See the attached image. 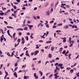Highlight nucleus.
<instances>
[{
  "instance_id": "obj_1",
  "label": "nucleus",
  "mask_w": 79,
  "mask_h": 79,
  "mask_svg": "<svg viewBox=\"0 0 79 79\" xmlns=\"http://www.w3.org/2000/svg\"><path fill=\"white\" fill-rule=\"evenodd\" d=\"M58 67H60V69H63V68H64V67H63V64H58Z\"/></svg>"
},
{
  "instance_id": "obj_2",
  "label": "nucleus",
  "mask_w": 79,
  "mask_h": 79,
  "mask_svg": "<svg viewBox=\"0 0 79 79\" xmlns=\"http://www.w3.org/2000/svg\"><path fill=\"white\" fill-rule=\"evenodd\" d=\"M69 42L70 44H71V43H72V44H73V43H74V41H71V38H69Z\"/></svg>"
},
{
  "instance_id": "obj_3",
  "label": "nucleus",
  "mask_w": 79,
  "mask_h": 79,
  "mask_svg": "<svg viewBox=\"0 0 79 79\" xmlns=\"http://www.w3.org/2000/svg\"><path fill=\"white\" fill-rule=\"evenodd\" d=\"M39 51H35L34 52V54L35 56L37 55V53H39Z\"/></svg>"
},
{
  "instance_id": "obj_4",
  "label": "nucleus",
  "mask_w": 79,
  "mask_h": 79,
  "mask_svg": "<svg viewBox=\"0 0 79 79\" xmlns=\"http://www.w3.org/2000/svg\"><path fill=\"white\" fill-rule=\"evenodd\" d=\"M69 28V26L68 25H65L64 27V29H66Z\"/></svg>"
},
{
  "instance_id": "obj_5",
  "label": "nucleus",
  "mask_w": 79,
  "mask_h": 79,
  "mask_svg": "<svg viewBox=\"0 0 79 79\" xmlns=\"http://www.w3.org/2000/svg\"><path fill=\"white\" fill-rule=\"evenodd\" d=\"M58 74V73H55L54 75V76H55V79H57V75Z\"/></svg>"
},
{
  "instance_id": "obj_6",
  "label": "nucleus",
  "mask_w": 79,
  "mask_h": 79,
  "mask_svg": "<svg viewBox=\"0 0 79 79\" xmlns=\"http://www.w3.org/2000/svg\"><path fill=\"white\" fill-rule=\"evenodd\" d=\"M28 27H29V29H30V30H31V28H32V27H33V25H28Z\"/></svg>"
},
{
  "instance_id": "obj_7",
  "label": "nucleus",
  "mask_w": 79,
  "mask_h": 79,
  "mask_svg": "<svg viewBox=\"0 0 79 79\" xmlns=\"http://www.w3.org/2000/svg\"><path fill=\"white\" fill-rule=\"evenodd\" d=\"M6 28H10V29H14V27H11V26H7Z\"/></svg>"
},
{
  "instance_id": "obj_8",
  "label": "nucleus",
  "mask_w": 79,
  "mask_h": 79,
  "mask_svg": "<svg viewBox=\"0 0 79 79\" xmlns=\"http://www.w3.org/2000/svg\"><path fill=\"white\" fill-rule=\"evenodd\" d=\"M14 74L15 77H18V75H17V74H16V72H15Z\"/></svg>"
},
{
  "instance_id": "obj_9",
  "label": "nucleus",
  "mask_w": 79,
  "mask_h": 79,
  "mask_svg": "<svg viewBox=\"0 0 79 79\" xmlns=\"http://www.w3.org/2000/svg\"><path fill=\"white\" fill-rule=\"evenodd\" d=\"M20 41H21V39H19L17 40V42H18V44H19V43L20 42Z\"/></svg>"
},
{
  "instance_id": "obj_10",
  "label": "nucleus",
  "mask_w": 79,
  "mask_h": 79,
  "mask_svg": "<svg viewBox=\"0 0 79 79\" xmlns=\"http://www.w3.org/2000/svg\"><path fill=\"white\" fill-rule=\"evenodd\" d=\"M48 56L49 58H52V54H49L48 55Z\"/></svg>"
},
{
  "instance_id": "obj_11",
  "label": "nucleus",
  "mask_w": 79,
  "mask_h": 79,
  "mask_svg": "<svg viewBox=\"0 0 79 79\" xmlns=\"http://www.w3.org/2000/svg\"><path fill=\"white\" fill-rule=\"evenodd\" d=\"M52 41H47L46 42V44H50V43H52Z\"/></svg>"
},
{
  "instance_id": "obj_12",
  "label": "nucleus",
  "mask_w": 79,
  "mask_h": 79,
  "mask_svg": "<svg viewBox=\"0 0 79 79\" xmlns=\"http://www.w3.org/2000/svg\"><path fill=\"white\" fill-rule=\"evenodd\" d=\"M54 48H55L53 46H52L51 48V51H53V50H54Z\"/></svg>"
},
{
  "instance_id": "obj_13",
  "label": "nucleus",
  "mask_w": 79,
  "mask_h": 79,
  "mask_svg": "<svg viewBox=\"0 0 79 79\" xmlns=\"http://www.w3.org/2000/svg\"><path fill=\"white\" fill-rule=\"evenodd\" d=\"M56 69L58 70V71H60V68L58 67L57 66H56Z\"/></svg>"
},
{
  "instance_id": "obj_14",
  "label": "nucleus",
  "mask_w": 79,
  "mask_h": 79,
  "mask_svg": "<svg viewBox=\"0 0 79 79\" xmlns=\"http://www.w3.org/2000/svg\"><path fill=\"white\" fill-rule=\"evenodd\" d=\"M50 12L48 11L46 12V15L48 16H49V15H50Z\"/></svg>"
},
{
  "instance_id": "obj_15",
  "label": "nucleus",
  "mask_w": 79,
  "mask_h": 79,
  "mask_svg": "<svg viewBox=\"0 0 79 79\" xmlns=\"http://www.w3.org/2000/svg\"><path fill=\"white\" fill-rule=\"evenodd\" d=\"M62 50H63V48H60L59 52H61V51H62Z\"/></svg>"
},
{
  "instance_id": "obj_16",
  "label": "nucleus",
  "mask_w": 79,
  "mask_h": 79,
  "mask_svg": "<svg viewBox=\"0 0 79 79\" xmlns=\"http://www.w3.org/2000/svg\"><path fill=\"white\" fill-rule=\"evenodd\" d=\"M17 31H23V28H18V29H17Z\"/></svg>"
},
{
  "instance_id": "obj_17",
  "label": "nucleus",
  "mask_w": 79,
  "mask_h": 79,
  "mask_svg": "<svg viewBox=\"0 0 79 79\" xmlns=\"http://www.w3.org/2000/svg\"><path fill=\"white\" fill-rule=\"evenodd\" d=\"M39 73L40 74H41V76H42V75H43V74L42 73V72H41V71H39Z\"/></svg>"
},
{
  "instance_id": "obj_18",
  "label": "nucleus",
  "mask_w": 79,
  "mask_h": 79,
  "mask_svg": "<svg viewBox=\"0 0 79 79\" xmlns=\"http://www.w3.org/2000/svg\"><path fill=\"white\" fill-rule=\"evenodd\" d=\"M25 55H26V56H28V57H30V56L29 55V54H28V53H25Z\"/></svg>"
},
{
  "instance_id": "obj_19",
  "label": "nucleus",
  "mask_w": 79,
  "mask_h": 79,
  "mask_svg": "<svg viewBox=\"0 0 79 79\" xmlns=\"http://www.w3.org/2000/svg\"><path fill=\"white\" fill-rule=\"evenodd\" d=\"M73 72H74V70L73 69H72L71 70H70V73H73Z\"/></svg>"
},
{
  "instance_id": "obj_20",
  "label": "nucleus",
  "mask_w": 79,
  "mask_h": 79,
  "mask_svg": "<svg viewBox=\"0 0 79 79\" xmlns=\"http://www.w3.org/2000/svg\"><path fill=\"white\" fill-rule=\"evenodd\" d=\"M28 28H27V27H25L23 28V29H24V30H25V31H27V30Z\"/></svg>"
},
{
  "instance_id": "obj_21",
  "label": "nucleus",
  "mask_w": 79,
  "mask_h": 79,
  "mask_svg": "<svg viewBox=\"0 0 79 79\" xmlns=\"http://www.w3.org/2000/svg\"><path fill=\"white\" fill-rule=\"evenodd\" d=\"M4 15V13L3 12L0 13V16H3Z\"/></svg>"
},
{
  "instance_id": "obj_22",
  "label": "nucleus",
  "mask_w": 79,
  "mask_h": 79,
  "mask_svg": "<svg viewBox=\"0 0 79 79\" xmlns=\"http://www.w3.org/2000/svg\"><path fill=\"white\" fill-rule=\"evenodd\" d=\"M19 45V44H18V43H17V44H15L14 45L15 47H17V46H18V45Z\"/></svg>"
},
{
  "instance_id": "obj_23",
  "label": "nucleus",
  "mask_w": 79,
  "mask_h": 79,
  "mask_svg": "<svg viewBox=\"0 0 79 79\" xmlns=\"http://www.w3.org/2000/svg\"><path fill=\"white\" fill-rule=\"evenodd\" d=\"M7 55H8V56H10V57H11V55H10V54L9 53V52H8L7 53Z\"/></svg>"
},
{
  "instance_id": "obj_24",
  "label": "nucleus",
  "mask_w": 79,
  "mask_h": 79,
  "mask_svg": "<svg viewBox=\"0 0 79 79\" xmlns=\"http://www.w3.org/2000/svg\"><path fill=\"white\" fill-rule=\"evenodd\" d=\"M62 25H63V24L62 23H59L58 24V26H62Z\"/></svg>"
},
{
  "instance_id": "obj_25",
  "label": "nucleus",
  "mask_w": 79,
  "mask_h": 79,
  "mask_svg": "<svg viewBox=\"0 0 79 79\" xmlns=\"http://www.w3.org/2000/svg\"><path fill=\"white\" fill-rule=\"evenodd\" d=\"M7 33L8 35H10V30H8L7 31Z\"/></svg>"
},
{
  "instance_id": "obj_26",
  "label": "nucleus",
  "mask_w": 79,
  "mask_h": 79,
  "mask_svg": "<svg viewBox=\"0 0 79 79\" xmlns=\"http://www.w3.org/2000/svg\"><path fill=\"white\" fill-rule=\"evenodd\" d=\"M66 53V50H64V51H63L62 54H64V53Z\"/></svg>"
},
{
  "instance_id": "obj_27",
  "label": "nucleus",
  "mask_w": 79,
  "mask_h": 79,
  "mask_svg": "<svg viewBox=\"0 0 79 79\" xmlns=\"http://www.w3.org/2000/svg\"><path fill=\"white\" fill-rule=\"evenodd\" d=\"M13 55H14V53H13V52H11V55L10 56L11 57H12V56H13Z\"/></svg>"
},
{
  "instance_id": "obj_28",
  "label": "nucleus",
  "mask_w": 79,
  "mask_h": 79,
  "mask_svg": "<svg viewBox=\"0 0 79 79\" xmlns=\"http://www.w3.org/2000/svg\"><path fill=\"white\" fill-rule=\"evenodd\" d=\"M56 33H57V32H61V31H60V30H57L56 31Z\"/></svg>"
},
{
  "instance_id": "obj_29",
  "label": "nucleus",
  "mask_w": 79,
  "mask_h": 79,
  "mask_svg": "<svg viewBox=\"0 0 79 79\" xmlns=\"http://www.w3.org/2000/svg\"><path fill=\"white\" fill-rule=\"evenodd\" d=\"M3 40V38L2 36L1 37V40Z\"/></svg>"
},
{
  "instance_id": "obj_30",
  "label": "nucleus",
  "mask_w": 79,
  "mask_h": 79,
  "mask_svg": "<svg viewBox=\"0 0 79 79\" xmlns=\"http://www.w3.org/2000/svg\"><path fill=\"white\" fill-rule=\"evenodd\" d=\"M44 35H42L41 37V38H42H42H43V39H45V37H44Z\"/></svg>"
},
{
  "instance_id": "obj_31",
  "label": "nucleus",
  "mask_w": 79,
  "mask_h": 79,
  "mask_svg": "<svg viewBox=\"0 0 79 79\" xmlns=\"http://www.w3.org/2000/svg\"><path fill=\"white\" fill-rule=\"evenodd\" d=\"M4 23L6 24V25H7V24H8V22H6V21H4Z\"/></svg>"
},
{
  "instance_id": "obj_32",
  "label": "nucleus",
  "mask_w": 79,
  "mask_h": 79,
  "mask_svg": "<svg viewBox=\"0 0 79 79\" xmlns=\"http://www.w3.org/2000/svg\"><path fill=\"white\" fill-rule=\"evenodd\" d=\"M13 7L14 9H16L17 8V7H16V6H14Z\"/></svg>"
},
{
  "instance_id": "obj_33",
  "label": "nucleus",
  "mask_w": 79,
  "mask_h": 79,
  "mask_svg": "<svg viewBox=\"0 0 79 79\" xmlns=\"http://www.w3.org/2000/svg\"><path fill=\"white\" fill-rule=\"evenodd\" d=\"M69 53V51H67V52L65 54V55H67V53Z\"/></svg>"
},
{
  "instance_id": "obj_34",
  "label": "nucleus",
  "mask_w": 79,
  "mask_h": 79,
  "mask_svg": "<svg viewBox=\"0 0 79 79\" xmlns=\"http://www.w3.org/2000/svg\"><path fill=\"white\" fill-rule=\"evenodd\" d=\"M61 12H62L63 13H64V11L63 10V11H60L59 12L60 13H62Z\"/></svg>"
},
{
  "instance_id": "obj_35",
  "label": "nucleus",
  "mask_w": 79,
  "mask_h": 79,
  "mask_svg": "<svg viewBox=\"0 0 79 79\" xmlns=\"http://www.w3.org/2000/svg\"><path fill=\"white\" fill-rule=\"evenodd\" d=\"M56 72H57V70L56 69H55L54 71V73H56Z\"/></svg>"
},
{
  "instance_id": "obj_36",
  "label": "nucleus",
  "mask_w": 79,
  "mask_h": 79,
  "mask_svg": "<svg viewBox=\"0 0 79 79\" xmlns=\"http://www.w3.org/2000/svg\"><path fill=\"white\" fill-rule=\"evenodd\" d=\"M55 60H60V59L58 57H56Z\"/></svg>"
},
{
  "instance_id": "obj_37",
  "label": "nucleus",
  "mask_w": 79,
  "mask_h": 79,
  "mask_svg": "<svg viewBox=\"0 0 79 79\" xmlns=\"http://www.w3.org/2000/svg\"><path fill=\"white\" fill-rule=\"evenodd\" d=\"M42 24V23H39L38 25V27H39V26H40V25H41Z\"/></svg>"
},
{
  "instance_id": "obj_38",
  "label": "nucleus",
  "mask_w": 79,
  "mask_h": 79,
  "mask_svg": "<svg viewBox=\"0 0 79 79\" xmlns=\"http://www.w3.org/2000/svg\"><path fill=\"white\" fill-rule=\"evenodd\" d=\"M64 15H68V12H65V13H64Z\"/></svg>"
},
{
  "instance_id": "obj_39",
  "label": "nucleus",
  "mask_w": 79,
  "mask_h": 79,
  "mask_svg": "<svg viewBox=\"0 0 79 79\" xmlns=\"http://www.w3.org/2000/svg\"><path fill=\"white\" fill-rule=\"evenodd\" d=\"M26 39L27 40H29V38H28V36H27L26 37Z\"/></svg>"
},
{
  "instance_id": "obj_40",
  "label": "nucleus",
  "mask_w": 79,
  "mask_h": 79,
  "mask_svg": "<svg viewBox=\"0 0 79 79\" xmlns=\"http://www.w3.org/2000/svg\"><path fill=\"white\" fill-rule=\"evenodd\" d=\"M27 49V48H26V47H25L24 48H23V50H26Z\"/></svg>"
},
{
  "instance_id": "obj_41",
  "label": "nucleus",
  "mask_w": 79,
  "mask_h": 79,
  "mask_svg": "<svg viewBox=\"0 0 79 79\" xmlns=\"http://www.w3.org/2000/svg\"><path fill=\"white\" fill-rule=\"evenodd\" d=\"M22 34V32H19V35L20 36Z\"/></svg>"
},
{
  "instance_id": "obj_42",
  "label": "nucleus",
  "mask_w": 79,
  "mask_h": 79,
  "mask_svg": "<svg viewBox=\"0 0 79 79\" xmlns=\"http://www.w3.org/2000/svg\"><path fill=\"white\" fill-rule=\"evenodd\" d=\"M3 66V64H1L0 67V69H1V68H2V67Z\"/></svg>"
},
{
  "instance_id": "obj_43",
  "label": "nucleus",
  "mask_w": 79,
  "mask_h": 79,
  "mask_svg": "<svg viewBox=\"0 0 79 79\" xmlns=\"http://www.w3.org/2000/svg\"><path fill=\"white\" fill-rule=\"evenodd\" d=\"M0 56L1 57H4V55H3L1 54L0 55Z\"/></svg>"
},
{
  "instance_id": "obj_44",
  "label": "nucleus",
  "mask_w": 79,
  "mask_h": 79,
  "mask_svg": "<svg viewBox=\"0 0 79 79\" xmlns=\"http://www.w3.org/2000/svg\"><path fill=\"white\" fill-rule=\"evenodd\" d=\"M66 39H65L63 40V42H64H64H66Z\"/></svg>"
},
{
  "instance_id": "obj_45",
  "label": "nucleus",
  "mask_w": 79,
  "mask_h": 79,
  "mask_svg": "<svg viewBox=\"0 0 79 79\" xmlns=\"http://www.w3.org/2000/svg\"><path fill=\"white\" fill-rule=\"evenodd\" d=\"M61 5H63V6H64V5H65V6H66V5L65 4H61Z\"/></svg>"
},
{
  "instance_id": "obj_46",
  "label": "nucleus",
  "mask_w": 79,
  "mask_h": 79,
  "mask_svg": "<svg viewBox=\"0 0 79 79\" xmlns=\"http://www.w3.org/2000/svg\"><path fill=\"white\" fill-rule=\"evenodd\" d=\"M23 6H27V3H26V5L23 4Z\"/></svg>"
},
{
  "instance_id": "obj_47",
  "label": "nucleus",
  "mask_w": 79,
  "mask_h": 79,
  "mask_svg": "<svg viewBox=\"0 0 79 79\" xmlns=\"http://www.w3.org/2000/svg\"><path fill=\"white\" fill-rule=\"evenodd\" d=\"M17 69H18V67H16L15 68L14 70H15V71H16V70H17Z\"/></svg>"
},
{
  "instance_id": "obj_48",
  "label": "nucleus",
  "mask_w": 79,
  "mask_h": 79,
  "mask_svg": "<svg viewBox=\"0 0 79 79\" xmlns=\"http://www.w3.org/2000/svg\"><path fill=\"white\" fill-rule=\"evenodd\" d=\"M23 55H24V53H22L20 55V56H23Z\"/></svg>"
},
{
  "instance_id": "obj_49",
  "label": "nucleus",
  "mask_w": 79,
  "mask_h": 79,
  "mask_svg": "<svg viewBox=\"0 0 79 79\" xmlns=\"http://www.w3.org/2000/svg\"><path fill=\"white\" fill-rule=\"evenodd\" d=\"M3 18L4 17H0V19H3Z\"/></svg>"
},
{
  "instance_id": "obj_50",
  "label": "nucleus",
  "mask_w": 79,
  "mask_h": 79,
  "mask_svg": "<svg viewBox=\"0 0 79 79\" xmlns=\"http://www.w3.org/2000/svg\"><path fill=\"white\" fill-rule=\"evenodd\" d=\"M74 0H73L72 1V4H73L74 3Z\"/></svg>"
},
{
  "instance_id": "obj_51",
  "label": "nucleus",
  "mask_w": 79,
  "mask_h": 79,
  "mask_svg": "<svg viewBox=\"0 0 79 79\" xmlns=\"http://www.w3.org/2000/svg\"><path fill=\"white\" fill-rule=\"evenodd\" d=\"M50 74V73H48L46 74V76H48V74Z\"/></svg>"
},
{
  "instance_id": "obj_52",
  "label": "nucleus",
  "mask_w": 79,
  "mask_h": 79,
  "mask_svg": "<svg viewBox=\"0 0 79 79\" xmlns=\"http://www.w3.org/2000/svg\"><path fill=\"white\" fill-rule=\"evenodd\" d=\"M79 54L76 57V59H77V58H79Z\"/></svg>"
},
{
  "instance_id": "obj_53",
  "label": "nucleus",
  "mask_w": 79,
  "mask_h": 79,
  "mask_svg": "<svg viewBox=\"0 0 79 79\" xmlns=\"http://www.w3.org/2000/svg\"><path fill=\"white\" fill-rule=\"evenodd\" d=\"M15 67L17 66H18V64L17 63H16V64H15Z\"/></svg>"
},
{
  "instance_id": "obj_54",
  "label": "nucleus",
  "mask_w": 79,
  "mask_h": 79,
  "mask_svg": "<svg viewBox=\"0 0 79 79\" xmlns=\"http://www.w3.org/2000/svg\"><path fill=\"white\" fill-rule=\"evenodd\" d=\"M24 38L23 37H22V39H21V40L22 41H24Z\"/></svg>"
},
{
  "instance_id": "obj_55",
  "label": "nucleus",
  "mask_w": 79,
  "mask_h": 79,
  "mask_svg": "<svg viewBox=\"0 0 79 79\" xmlns=\"http://www.w3.org/2000/svg\"><path fill=\"white\" fill-rule=\"evenodd\" d=\"M37 75L36 74V73H34V77H35V76H36Z\"/></svg>"
},
{
  "instance_id": "obj_56",
  "label": "nucleus",
  "mask_w": 79,
  "mask_h": 79,
  "mask_svg": "<svg viewBox=\"0 0 79 79\" xmlns=\"http://www.w3.org/2000/svg\"><path fill=\"white\" fill-rule=\"evenodd\" d=\"M46 26L47 27H48H48H49V25H48V24H47L46 25Z\"/></svg>"
},
{
  "instance_id": "obj_57",
  "label": "nucleus",
  "mask_w": 79,
  "mask_h": 79,
  "mask_svg": "<svg viewBox=\"0 0 79 79\" xmlns=\"http://www.w3.org/2000/svg\"><path fill=\"white\" fill-rule=\"evenodd\" d=\"M70 69H71V68H67V70H70Z\"/></svg>"
},
{
  "instance_id": "obj_58",
  "label": "nucleus",
  "mask_w": 79,
  "mask_h": 79,
  "mask_svg": "<svg viewBox=\"0 0 79 79\" xmlns=\"http://www.w3.org/2000/svg\"><path fill=\"white\" fill-rule=\"evenodd\" d=\"M56 26H55L54 25H53L52 27V28H56Z\"/></svg>"
},
{
  "instance_id": "obj_59",
  "label": "nucleus",
  "mask_w": 79,
  "mask_h": 79,
  "mask_svg": "<svg viewBox=\"0 0 79 79\" xmlns=\"http://www.w3.org/2000/svg\"><path fill=\"white\" fill-rule=\"evenodd\" d=\"M66 7H67V8H69V6L68 5H67V6L66 5Z\"/></svg>"
},
{
  "instance_id": "obj_60",
  "label": "nucleus",
  "mask_w": 79,
  "mask_h": 79,
  "mask_svg": "<svg viewBox=\"0 0 79 79\" xmlns=\"http://www.w3.org/2000/svg\"><path fill=\"white\" fill-rule=\"evenodd\" d=\"M52 74H51L49 76V77H52Z\"/></svg>"
},
{
  "instance_id": "obj_61",
  "label": "nucleus",
  "mask_w": 79,
  "mask_h": 79,
  "mask_svg": "<svg viewBox=\"0 0 79 79\" xmlns=\"http://www.w3.org/2000/svg\"><path fill=\"white\" fill-rule=\"evenodd\" d=\"M34 64H31V67H34Z\"/></svg>"
},
{
  "instance_id": "obj_62",
  "label": "nucleus",
  "mask_w": 79,
  "mask_h": 79,
  "mask_svg": "<svg viewBox=\"0 0 79 79\" xmlns=\"http://www.w3.org/2000/svg\"><path fill=\"white\" fill-rule=\"evenodd\" d=\"M24 44V41L22 42V44Z\"/></svg>"
},
{
  "instance_id": "obj_63",
  "label": "nucleus",
  "mask_w": 79,
  "mask_h": 79,
  "mask_svg": "<svg viewBox=\"0 0 79 79\" xmlns=\"http://www.w3.org/2000/svg\"><path fill=\"white\" fill-rule=\"evenodd\" d=\"M73 43H72L71 44H70V46L72 47L73 46Z\"/></svg>"
},
{
  "instance_id": "obj_64",
  "label": "nucleus",
  "mask_w": 79,
  "mask_h": 79,
  "mask_svg": "<svg viewBox=\"0 0 79 79\" xmlns=\"http://www.w3.org/2000/svg\"><path fill=\"white\" fill-rule=\"evenodd\" d=\"M39 42H40L42 43V42H43V41L42 40H40L39 41Z\"/></svg>"
}]
</instances>
